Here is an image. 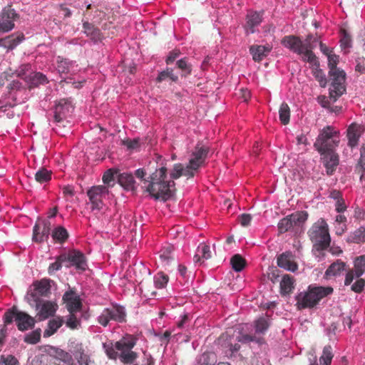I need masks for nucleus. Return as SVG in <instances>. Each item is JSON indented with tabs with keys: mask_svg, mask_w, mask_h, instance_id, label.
<instances>
[{
	"mask_svg": "<svg viewBox=\"0 0 365 365\" xmlns=\"http://www.w3.org/2000/svg\"><path fill=\"white\" fill-rule=\"evenodd\" d=\"M145 171L139 168L135 170V176L145 185L146 191L155 199L166 201L170 199L175 191V182L168 180V169L162 166L156 169L148 179L145 178Z\"/></svg>",
	"mask_w": 365,
	"mask_h": 365,
	"instance_id": "f257e3e1",
	"label": "nucleus"
},
{
	"mask_svg": "<svg viewBox=\"0 0 365 365\" xmlns=\"http://www.w3.org/2000/svg\"><path fill=\"white\" fill-rule=\"evenodd\" d=\"M331 287L309 286L307 291L299 292L295 297L297 309H312L324 297L333 293Z\"/></svg>",
	"mask_w": 365,
	"mask_h": 365,
	"instance_id": "f03ea898",
	"label": "nucleus"
},
{
	"mask_svg": "<svg viewBox=\"0 0 365 365\" xmlns=\"http://www.w3.org/2000/svg\"><path fill=\"white\" fill-rule=\"evenodd\" d=\"M308 235L314 243V249L321 252L327 250L331 242L327 224L323 219L314 223L308 231Z\"/></svg>",
	"mask_w": 365,
	"mask_h": 365,
	"instance_id": "7ed1b4c3",
	"label": "nucleus"
},
{
	"mask_svg": "<svg viewBox=\"0 0 365 365\" xmlns=\"http://www.w3.org/2000/svg\"><path fill=\"white\" fill-rule=\"evenodd\" d=\"M339 131L334 129L332 126L327 125L320 130L316 141L314 143V148L320 155H323L324 152L334 150L338 146Z\"/></svg>",
	"mask_w": 365,
	"mask_h": 365,
	"instance_id": "20e7f679",
	"label": "nucleus"
},
{
	"mask_svg": "<svg viewBox=\"0 0 365 365\" xmlns=\"http://www.w3.org/2000/svg\"><path fill=\"white\" fill-rule=\"evenodd\" d=\"M14 320L18 329L21 331L32 329L36 323L34 318L26 312L18 310L15 307L7 310L4 314V322L6 324H11Z\"/></svg>",
	"mask_w": 365,
	"mask_h": 365,
	"instance_id": "39448f33",
	"label": "nucleus"
},
{
	"mask_svg": "<svg viewBox=\"0 0 365 365\" xmlns=\"http://www.w3.org/2000/svg\"><path fill=\"white\" fill-rule=\"evenodd\" d=\"M281 43L285 48H289L292 52L302 56L303 61H316L315 54L310 49L305 50L304 43L301 38L297 36H285L281 41Z\"/></svg>",
	"mask_w": 365,
	"mask_h": 365,
	"instance_id": "423d86ee",
	"label": "nucleus"
},
{
	"mask_svg": "<svg viewBox=\"0 0 365 365\" xmlns=\"http://www.w3.org/2000/svg\"><path fill=\"white\" fill-rule=\"evenodd\" d=\"M135 344L136 339L132 335H127L115 342V349L120 352L119 359L121 362L131 364L135 361L138 358V354L132 351Z\"/></svg>",
	"mask_w": 365,
	"mask_h": 365,
	"instance_id": "0eeeda50",
	"label": "nucleus"
},
{
	"mask_svg": "<svg viewBox=\"0 0 365 365\" xmlns=\"http://www.w3.org/2000/svg\"><path fill=\"white\" fill-rule=\"evenodd\" d=\"M74 107L71 98L61 99L54 108L53 120L58 127H66L68 117L73 111Z\"/></svg>",
	"mask_w": 365,
	"mask_h": 365,
	"instance_id": "6e6552de",
	"label": "nucleus"
},
{
	"mask_svg": "<svg viewBox=\"0 0 365 365\" xmlns=\"http://www.w3.org/2000/svg\"><path fill=\"white\" fill-rule=\"evenodd\" d=\"M331 83L329 88V98L333 102L344 94L346 91L344 86L346 73L342 70H335L334 73H329Z\"/></svg>",
	"mask_w": 365,
	"mask_h": 365,
	"instance_id": "1a4fd4ad",
	"label": "nucleus"
},
{
	"mask_svg": "<svg viewBox=\"0 0 365 365\" xmlns=\"http://www.w3.org/2000/svg\"><path fill=\"white\" fill-rule=\"evenodd\" d=\"M220 341H223L224 344H222L225 348L229 349L231 354L237 352L240 349L239 342L247 344L255 340V336L250 334H243L240 332L237 335L230 336L227 333L223 334L219 339Z\"/></svg>",
	"mask_w": 365,
	"mask_h": 365,
	"instance_id": "9d476101",
	"label": "nucleus"
},
{
	"mask_svg": "<svg viewBox=\"0 0 365 365\" xmlns=\"http://www.w3.org/2000/svg\"><path fill=\"white\" fill-rule=\"evenodd\" d=\"M126 314L123 307L120 306H113L112 307L105 308L98 316L97 321L103 327H106L111 320L117 322H125Z\"/></svg>",
	"mask_w": 365,
	"mask_h": 365,
	"instance_id": "9b49d317",
	"label": "nucleus"
},
{
	"mask_svg": "<svg viewBox=\"0 0 365 365\" xmlns=\"http://www.w3.org/2000/svg\"><path fill=\"white\" fill-rule=\"evenodd\" d=\"M308 217L307 212H297L282 218L278 223V230L280 233L289 231L294 227H299Z\"/></svg>",
	"mask_w": 365,
	"mask_h": 365,
	"instance_id": "f8f14e48",
	"label": "nucleus"
},
{
	"mask_svg": "<svg viewBox=\"0 0 365 365\" xmlns=\"http://www.w3.org/2000/svg\"><path fill=\"white\" fill-rule=\"evenodd\" d=\"M108 188L105 185L93 186L87 191L92 210H101L103 207V199L108 195Z\"/></svg>",
	"mask_w": 365,
	"mask_h": 365,
	"instance_id": "ddd939ff",
	"label": "nucleus"
},
{
	"mask_svg": "<svg viewBox=\"0 0 365 365\" xmlns=\"http://www.w3.org/2000/svg\"><path fill=\"white\" fill-rule=\"evenodd\" d=\"M51 227V222L48 219H38L33 228V241L36 243L47 241Z\"/></svg>",
	"mask_w": 365,
	"mask_h": 365,
	"instance_id": "4468645a",
	"label": "nucleus"
},
{
	"mask_svg": "<svg viewBox=\"0 0 365 365\" xmlns=\"http://www.w3.org/2000/svg\"><path fill=\"white\" fill-rule=\"evenodd\" d=\"M19 19V15L11 8V5L4 7L0 14V32H9L14 28V21Z\"/></svg>",
	"mask_w": 365,
	"mask_h": 365,
	"instance_id": "2eb2a0df",
	"label": "nucleus"
},
{
	"mask_svg": "<svg viewBox=\"0 0 365 365\" xmlns=\"http://www.w3.org/2000/svg\"><path fill=\"white\" fill-rule=\"evenodd\" d=\"M65 257V264L66 267L74 266L77 269L85 271L87 267L85 255L76 250H69L68 252L62 253Z\"/></svg>",
	"mask_w": 365,
	"mask_h": 365,
	"instance_id": "dca6fc26",
	"label": "nucleus"
},
{
	"mask_svg": "<svg viewBox=\"0 0 365 365\" xmlns=\"http://www.w3.org/2000/svg\"><path fill=\"white\" fill-rule=\"evenodd\" d=\"M365 132L364 125L352 123L346 130V138L348 139V146L353 148L358 145L360 137Z\"/></svg>",
	"mask_w": 365,
	"mask_h": 365,
	"instance_id": "f3484780",
	"label": "nucleus"
},
{
	"mask_svg": "<svg viewBox=\"0 0 365 365\" xmlns=\"http://www.w3.org/2000/svg\"><path fill=\"white\" fill-rule=\"evenodd\" d=\"M365 272L364 257L359 256L354 261V269H349L345 277L344 285L348 286L351 284L354 277L359 278Z\"/></svg>",
	"mask_w": 365,
	"mask_h": 365,
	"instance_id": "a211bd4d",
	"label": "nucleus"
},
{
	"mask_svg": "<svg viewBox=\"0 0 365 365\" xmlns=\"http://www.w3.org/2000/svg\"><path fill=\"white\" fill-rule=\"evenodd\" d=\"M63 300L69 313L77 312L81 309L82 303L80 297L72 289L66 292Z\"/></svg>",
	"mask_w": 365,
	"mask_h": 365,
	"instance_id": "6ab92c4d",
	"label": "nucleus"
},
{
	"mask_svg": "<svg viewBox=\"0 0 365 365\" xmlns=\"http://www.w3.org/2000/svg\"><path fill=\"white\" fill-rule=\"evenodd\" d=\"M207 147L197 144L192 153L189 163L194 168H200L205 163L208 153Z\"/></svg>",
	"mask_w": 365,
	"mask_h": 365,
	"instance_id": "aec40b11",
	"label": "nucleus"
},
{
	"mask_svg": "<svg viewBox=\"0 0 365 365\" xmlns=\"http://www.w3.org/2000/svg\"><path fill=\"white\" fill-rule=\"evenodd\" d=\"M322 160L326 168L327 173L331 175L336 169L339 163L338 154L334 151V149L324 152L321 155Z\"/></svg>",
	"mask_w": 365,
	"mask_h": 365,
	"instance_id": "412c9836",
	"label": "nucleus"
},
{
	"mask_svg": "<svg viewBox=\"0 0 365 365\" xmlns=\"http://www.w3.org/2000/svg\"><path fill=\"white\" fill-rule=\"evenodd\" d=\"M36 308L39 309L37 314L38 320L42 321L53 316L57 310L58 305L55 302L46 301L41 304H37Z\"/></svg>",
	"mask_w": 365,
	"mask_h": 365,
	"instance_id": "4be33fe9",
	"label": "nucleus"
},
{
	"mask_svg": "<svg viewBox=\"0 0 365 365\" xmlns=\"http://www.w3.org/2000/svg\"><path fill=\"white\" fill-rule=\"evenodd\" d=\"M277 265L281 268L291 272H294L298 267L294 260V256L290 252H285L278 256Z\"/></svg>",
	"mask_w": 365,
	"mask_h": 365,
	"instance_id": "5701e85b",
	"label": "nucleus"
},
{
	"mask_svg": "<svg viewBox=\"0 0 365 365\" xmlns=\"http://www.w3.org/2000/svg\"><path fill=\"white\" fill-rule=\"evenodd\" d=\"M272 48V47L269 44L264 46L252 45L250 47V53L254 61L260 62L269 55Z\"/></svg>",
	"mask_w": 365,
	"mask_h": 365,
	"instance_id": "b1692460",
	"label": "nucleus"
},
{
	"mask_svg": "<svg viewBox=\"0 0 365 365\" xmlns=\"http://www.w3.org/2000/svg\"><path fill=\"white\" fill-rule=\"evenodd\" d=\"M24 40V35L23 33H15L5 38H0V47L8 50H13Z\"/></svg>",
	"mask_w": 365,
	"mask_h": 365,
	"instance_id": "393cba45",
	"label": "nucleus"
},
{
	"mask_svg": "<svg viewBox=\"0 0 365 365\" xmlns=\"http://www.w3.org/2000/svg\"><path fill=\"white\" fill-rule=\"evenodd\" d=\"M83 29L86 36L96 43L101 41L103 38L100 29L88 21L83 22Z\"/></svg>",
	"mask_w": 365,
	"mask_h": 365,
	"instance_id": "a878e982",
	"label": "nucleus"
},
{
	"mask_svg": "<svg viewBox=\"0 0 365 365\" xmlns=\"http://www.w3.org/2000/svg\"><path fill=\"white\" fill-rule=\"evenodd\" d=\"M316 61H307V63L312 64V74L316 78V80L319 82L321 87L324 88L327 86V80L326 78V75L324 72L319 68V61L318 58L315 56Z\"/></svg>",
	"mask_w": 365,
	"mask_h": 365,
	"instance_id": "bb28decb",
	"label": "nucleus"
},
{
	"mask_svg": "<svg viewBox=\"0 0 365 365\" xmlns=\"http://www.w3.org/2000/svg\"><path fill=\"white\" fill-rule=\"evenodd\" d=\"M262 22V14L257 11H251L247 15L245 29L247 33L255 32V28Z\"/></svg>",
	"mask_w": 365,
	"mask_h": 365,
	"instance_id": "cd10ccee",
	"label": "nucleus"
},
{
	"mask_svg": "<svg viewBox=\"0 0 365 365\" xmlns=\"http://www.w3.org/2000/svg\"><path fill=\"white\" fill-rule=\"evenodd\" d=\"M346 264L340 259L336 260L329 265L325 272L324 276L327 279L340 275L345 269Z\"/></svg>",
	"mask_w": 365,
	"mask_h": 365,
	"instance_id": "c85d7f7f",
	"label": "nucleus"
},
{
	"mask_svg": "<svg viewBox=\"0 0 365 365\" xmlns=\"http://www.w3.org/2000/svg\"><path fill=\"white\" fill-rule=\"evenodd\" d=\"M118 183L127 190H133L135 189V181L131 173H123L118 175Z\"/></svg>",
	"mask_w": 365,
	"mask_h": 365,
	"instance_id": "c756f323",
	"label": "nucleus"
},
{
	"mask_svg": "<svg viewBox=\"0 0 365 365\" xmlns=\"http://www.w3.org/2000/svg\"><path fill=\"white\" fill-rule=\"evenodd\" d=\"M174 247L171 245L163 247L160 251V259L164 265H169L174 261L173 252Z\"/></svg>",
	"mask_w": 365,
	"mask_h": 365,
	"instance_id": "7c9ffc66",
	"label": "nucleus"
},
{
	"mask_svg": "<svg viewBox=\"0 0 365 365\" xmlns=\"http://www.w3.org/2000/svg\"><path fill=\"white\" fill-rule=\"evenodd\" d=\"M294 278L289 274H284L280 282V292L282 295L290 294L294 289Z\"/></svg>",
	"mask_w": 365,
	"mask_h": 365,
	"instance_id": "2f4dec72",
	"label": "nucleus"
},
{
	"mask_svg": "<svg viewBox=\"0 0 365 365\" xmlns=\"http://www.w3.org/2000/svg\"><path fill=\"white\" fill-rule=\"evenodd\" d=\"M349 243L359 244L365 242V227H360L354 232H351L346 238Z\"/></svg>",
	"mask_w": 365,
	"mask_h": 365,
	"instance_id": "473e14b6",
	"label": "nucleus"
},
{
	"mask_svg": "<svg viewBox=\"0 0 365 365\" xmlns=\"http://www.w3.org/2000/svg\"><path fill=\"white\" fill-rule=\"evenodd\" d=\"M63 324V320L61 317L51 319L48 323V328L43 332L44 337H48L53 335Z\"/></svg>",
	"mask_w": 365,
	"mask_h": 365,
	"instance_id": "72a5a7b5",
	"label": "nucleus"
},
{
	"mask_svg": "<svg viewBox=\"0 0 365 365\" xmlns=\"http://www.w3.org/2000/svg\"><path fill=\"white\" fill-rule=\"evenodd\" d=\"M51 236L54 241L63 243L68 238V232L65 227L58 226L53 230Z\"/></svg>",
	"mask_w": 365,
	"mask_h": 365,
	"instance_id": "f704fd0d",
	"label": "nucleus"
},
{
	"mask_svg": "<svg viewBox=\"0 0 365 365\" xmlns=\"http://www.w3.org/2000/svg\"><path fill=\"white\" fill-rule=\"evenodd\" d=\"M51 289L50 280L42 279L35 283V290L41 296H46Z\"/></svg>",
	"mask_w": 365,
	"mask_h": 365,
	"instance_id": "c9c22d12",
	"label": "nucleus"
},
{
	"mask_svg": "<svg viewBox=\"0 0 365 365\" xmlns=\"http://www.w3.org/2000/svg\"><path fill=\"white\" fill-rule=\"evenodd\" d=\"M230 263L235 272H241L246 265V260L240 255L236 254L232 257Z\"/></svg>",
	"mask_w": 365,
	"mask_h": 365,
	"instance_id": "e433bc0d",
	"label": "nucleus"
},
{
	"mask_svg": "<svg viewBox=\"0 0 365 365\" xmlns=\"http://www.w3.org/2000/svg\"><path fill=\"white\" fill-rule=\"evenodd\" d=\"M332 348L330 345L324 347L322 355L319 358L321 365H330L333 359Z\"/></svg>",
	"mask_w": 365,
	"mask_h": 365,
	"instance_id": "4c0bfd02",
	"label": "nucleus"
},
{
	"mask_svg": "<svg viewBox=\"0 0 365 365\" xmlns=\"http://www.w3.org/2000/svg\"><path fill=\"white\" fill-rule=\"evenodd\" d=\"M279 120L283 125H287L290 119V109L287 103H282L279 110Z\"/></svg>",
	"mask_w": 365,
	"mask_h": 365,
	"instance_id": "58836bf2",
	"label": "nucleus"
},
{
	"mask_svg": "<svg viewBox=\"0 0 365 365\" xmlns=\"http://www.w3.org/2000/svg\"><path fill=\"white\" fill-rule=\"evenodd\" d=\"M356 171L360 174V179L362 180L365 175V145L360 149V158L356 166Z\"/></svg>",
	"mask_w": 365,
	"mask_h": 365,
	"instance_id": "ea45409f",
	"label": "nucleus"
},
{
	"mask_svg": "<svg viewBox=\"0 0 365 365\" xmlns=\"http://www.w3.org/2000/svg\"><path fill=\"white\" fill-rule=\"evenodd\" d=\"M51 171L44 168L39 169L35 174V179L39 183L48 182L51 179Z\"/></svg>",
	"mask_w": 365,
	"mask_h": 365,
	"instance_id": "a19ab883",
	"label": "nucleus"
},
{
	"mask_svg": "<svg viewBox=\"0 0 365 365\" xmlns=\"http://www.w3.org/2000/svg\"><path fill=\"white\" fill-rule=\"evenodd\" d=\"M167 79H170L173 82H176L178 80V77L173 73L172 68H167L161 71L157 77L156 81L160 83Z\"/></svg>",
	"mask_w": 365,
	"mask_h": 365,
	"instance_id": "79ce46f5",
	"label": "nucleus"
},
{
	"mask_svg": "<svg viewBox=\"0 0 365 365\" xmlns=\"http://www.w3.org/2000/svg\"><path fill=\"white\" fill-rule=\"evenodd\" d=\"M177 67L182 71V75L187 76L192 73V65L187 62V58L178 60L176 63Z\"/></svg>",
	"mask_w": 365,
	"mask_h": 365,
	"instance_id": "37998d69",
	"label": "nucleus"
},
{
	"mask_svg": "<svg viewBox=\"0 0 365 365\" xmlns=\"http://www.w3.org/2000/svg\"><path fill=\"white\" fill-rule=\"evenodd\" d=\"M53 355L58 359L69 363L72 360L71 354L59 348H53Z\"/></svg>",
	"mask_w": 365,
	"mask_h": 365,
	"instance_id": "c03bdc74",
	"label": "nucleus"
},
{
	"mask_svg": "<svg viewBox=\"0 0 365 365\" xmlns=\"http://www.w3.org/2000/svg\"><path fill=\"white\" fill-rule=\"evenodd\" d=\"M65 323L71 329H77L81 326V320L76 317V312L69 313Z\"/></svg>",
	"mask_w": 365,
	"mask_h": 365,
	"instance_id": "a18cd8bd",
	"label": "nucleus"
},
{
	"mask_svg": "<svg viewBox=\"0 0 365 365\" xmlns=\"http://www.w3.org/2000/svg\"><path fill=\"white\" fill-rule=\"evenodd\" d=\"M63 263H65V257L61 254L56 257V261L49 265L48 268V274H52L56 271L60 270Z\"/></svg>",
	"mask_w": 365,
	"mask_h": 365,
	"instance_id": "49530a36",
	"label": "nucleus"
},
{
	"mask_svg": "<svg viewBox=\"0 0 365 365\" xmlns=\"http://www.w3.org/2000/svg\"><path fill=\"white\" fill-rule=\"evenodd\" d=\"M215 361V356L212 352H204L198 359L200 365H212Z\"/></svg>",
	"mask_w": 365,
	"mask_h": 365,
	"instance_id": "de8ad7c7",
	"label": "nucleus"
},
{
	"mask_svg": "<svg viewBox=\"0 0 365 365\" xmlns=\"http://www.w3.org/2000/svg\"><path fill=\"white\" fill-rule=\"evenodd\" d=\"M41 329H37L29 334H26L24 338V341L30 344H36L41 339Z\"/></svg>",
	"mask_w": 365,
	"mask_h": 365,
	"instance_id": "09e8293b",
	"label": "nucleus"
},
{
	"mask_svg": "<svg viewBox=\"0 0 365 365\" xmlns=\"http://www.w3.org/2000/svg\"><path fill=\"white\" fill-rule=\"evenodd\" d=\"M169 280V277L167 274L159 272L158 273L154 278L155 285L158 289L164 288L168 284Z\"/></svg>",
	"mask_w": 365,
	"mask_h": 365,
	"instance_id": "8fccbe9b",
	"label": "nucleus"
},
{
	"mask_svg": "<svg viewBox=\"0 0 365 365\" xmlns=\"http://www.w3.org/2000/svg\"><path fill=\"white\" fill-rule=\"evenodd\" d=\"M103 347L105 349L106 355L110 359H116L118 357L119 358V354L118 353V350L115 349V344L113 346V343H105L103 344Z\"/></svg>",
	"mask_w": 365,
	"mask_h": 365,
	"instance_id": "3c124183",
	"label": "nucleus"
},
{
	"mask_svg": "<svg viewBox=\"0 0 365 365\" xmlns=\"http://www.w3.org/2000/svg\"><path fill=\"white\" fill-rule=\"evenodd\" d=\"M197 252L200 253L202 256V262L205 259H209L211 258V251L210 248L207 245L204 243H201L197 247Z\"/></svg>",
	"mask_w": 365,
	"mask_h": 365,
	"instance_id": "603ef678",
	"label": "nucleus"
},
{
	"mask_svg": "<svg viewBox=\"0 0 365 365\" xmlns=\"http://www.w3.org/2000/svg\"><path fill=\"white\" fill-rule=\"evenodd\" d=\"M328 67L329 68V73H334L335 70L339 69L336 66L339 63V56L331 53L330 55H328Z\"/></svg>",
	"mask_w": 365,
	"mask_h": 365,
	"instance_id": "864d4df0",
	"label": "nucleus"
},
{
	"mask_svg": "<svg viewBox=\"0 0 365 365\" xmlns=\"http://www.w3.org/2000/svg\"><path fill=\"white\" fill-rule=\"evenodd\" d=\"M184 171V166L181 163H176L174 165L173 168L170 172V178L173 180H176L182 176Z\"/></svg>",
	"mask_w": 365,
	"mask_h": 365,
	"instance_id": "5fc2aeb1",
	"label": "nucleus"
},
{
	"mask_svg": "<svg viewBox=\"0 0 365 365\" xmlns=\"http://www.w3.org/2000/svg\"><path fill=\"white\" fill-rule=\"evenodd\" d=\"M268 327V322L264 318H259L255 322V331L257 333H264Z\"/></svg>",
	"mask_w": 365,
	"mask_h": 365,
	"instance_id": "6e6d98bb",
	"label": "nucleus"
},
{
	"mask_svg": "<svg viewBox=\"0 0 365 365\" xmlns=\"http://www.w3.org/2000/svg\"><path fill=\"white\" fill-rule=\"evenodd\" d=\"M71 62L67 59L58 60L57 71L59 73H68L69 72Z\"/></svg>",
	"mask_w": 365,
	"mask_h": 365,
	"instance_id": "4d7b16f0",
	"label": "nucleus"
},
{
	"mask_svg": "<svg viewBox=\"0 0 365 365\" xmlns=\"http://www.w3.org/2000/svg\"><path fill=\"white\" fill-rule=\"evenodd\" d=\"M319 41L318 36H314L313 34L307 35L304 46L305 50L310 49L312 51L315 48L314 43Z\"/></svg>",
	"mask_w": 365,
	"mask_h": 365,
	"instance_id": "13d9d810",
	"label": "nucleus"
},
{
	"mask_svg": "<svg viewBox=\"0 0 365 365\" xmlns=\"http://www.w3.org/2000/svg\"><path fill=\"white\" fill-rule=\"evenodd\" d=\"M31 80L32 84L35 86H37L38 84H45L48 82L47 77L40 72L35 73L32 76Z\"/></svg>",
	"mask_w": 365,
	"mask_h": 365,
	"instance_id": "bf43d9fd",
	"label": "nucleus"
},
{
	"mask_svg": "<svg viewBox=\"0 0 365 365\" xmlns=\"http://www.w3.org/2000/svg\"><path fill=\"white\" fill-rule=\"evenodd\" d=\"M364 287L365 279L359 277V279H357L356 281L351 284V289L356 293H361L364 290Z\"/></svg>",
	"mask_w": 365,
	"mask_h": 365,
	"instance_id": "052dcab7",
	"label": "nucleus"
},
{
	"mask_svg": "<svg viewBox=\"0 0 365 365\" xmlns=\"http://www.w3.org/2000/svg\"><path fill=\"white\" fill-rule=\"evenodd\" d=\"M0 365H19V362L12 355H8L7 356H1L0 358Z\"/></svg>",
	"mask_w": 365,
	"mask_h": 365,
	"instance_id": "680f3d73",
	"label": "nucleus"
},
{
	"mask_svg": "<svg viewBox=\"0 0 365 365\" xmlns=\"http://www.w3.org/2000/svg\"><path fill=\"white\" fill-rule=\"evenodd\" d=\"M355 71L360 73H365V58L364 56L358 57L356 59Z\"/></svg>",
	"mask_w": 365,
	"mask_h": 365,
	"instance_id": "e2e57ef3",
	"label": "nucleus"
},
{
	"mask_svg": "<svg viewBox=\"0 0 365 365\" xmlns=\"http://www.w3.org/2000/svg\"><path fill=\"white\" fill-rule=\"evenodd\" d=\"M199 168H194L191 167V164L188 163L186 167H184V171L182 176H185L187 178H192L195 176Z\"/></svg>",
	"mask_w": 365,
	"mask_h": 365,
	"instance_id": "0e129e2a",
	"label": "nucleus"
},
{
	"mask_svg": "<svg viewBox=\"0 0 365 365\" xmlns=\"http://www.w3.org/2000/svg\"><path fill=\"white\" fill-rule=\"evenodd\" d=\"M351 36L346 33L345 31H343V36L340 40L341 46L342 48H349L351 47Z\"/></svg>",
	"mask_w": 365,
	"mask_h": 365,
	"instance_id": "69168bd1",
	"label": "nucleus"
},
{
	"mask_svg": "<svg viewBox=\"0 0 365 365\" xmlns=\"http://www.w3.org/2000/svg\"><path fill=\"white\" fill-rule=\"evenodd\" d=\"M180 51L178 49H174L169 53L165 62L167 64L173 63L180 56Z\"/></svg>",
	"mask_w": 365,
	"mask_h": 365,
	"instance_id": "338daca9",
	"label": "nucleus"
},
{
	"mask_svg": "<svg viewBox=\"0 0 365 365\" xmlns=\"http://www.w3.org/2000/svg\"><path fill=\"white\" fill-rule=\"evenodd\" d=\"M252 220V216L250 214H242L239 216V221L242 226H248Z\"/></svg>",
	"mask_w": 365,
	"mask_h": 365,
	"instance_id": "774afa93",
	"label": "nucleus"
}]
</instances>
